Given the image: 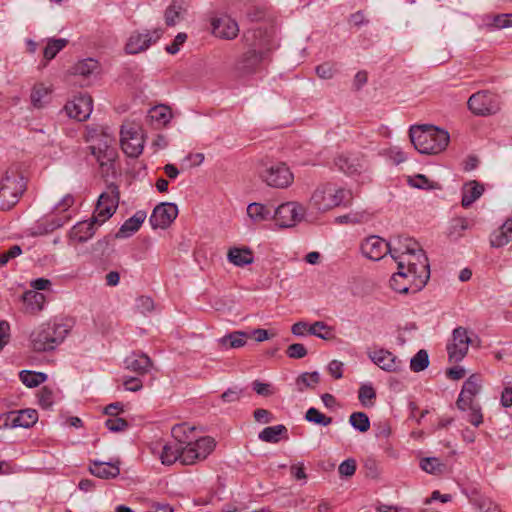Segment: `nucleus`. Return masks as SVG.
<instances>
[{
	"mask_svg": "<svg viewBox=\"0 0 512 512\" xmlns=\"http://www.w3.org/2000/svg\"><path fill=\"white\" fill-rule=\"evenodd\" d=\"M409 136L414 148L421 154H439L444 151L450 140L449 133L433 125L412 126Z\"/></svg>",
	"mask_w": 512,
	"mask_h": 512,
	"instance_id": "f257e3e1",
	"label": "nucleus"
},
{
	"mask_svg": "<svg viewBox=\"0 0 512 512\" xmlns=\"http://www.w3.org/2000/svg\"><path fill=\"white\" fill-rule=\"evenodd\" d=\"M392 258L397 262V269L408 273V277H411L414 282V290H421L425 287L430 278V266L423 249L405 256L392 254Z\"/></svg>",
	"mask_w": 512,
	"mask_h": 512,
	"instance_id": "f03ea898",
	"label": "nucleus"
},
{
	"mask_svg": "<svg viewBox=\"0 0 512 512\" xmlns=\"http://www.w3.org/2000/svg\"><path fill=\"white\" fill-rule=\"evenodd\" d=\"M352 194L349 190L327 182L320 184L310 198V205L320 212H326L340 205L346 206L351 202Z\"/></svg>",
	"mask_w": 512,
	"mask_h": 512,
	"instance_id": "7ed1b4c3",
	"label": "nucleus"
},
{
	"mask_svg": "<svg viewBox=\"0 0 512 512\" xmlns=\"http://www.w3.org/2000/svg\"><path fill=\"white\" fill-rule=\"evenodd\" d=\"M26 190V181L17 170H8L0 181V211L14 207Z\"/></svg>",
	"mask_w": 512,
	"mask_h": 512,
	"instance_id": "20e7f679",
	"label": "nucleus"
},
{
	"mask_svg": "<svg viewBox=\"0 0 512 512\" xmlns=\"http://www.w3.org/2000/svg\"><path fill=\"white\" fill-rule=\"evenodd\" d=\"M264 34L265 31L261 28L250 29L243 34V40L253 49L245 52L237 60L235 69L239 74L244 75L256 71V68L262 61L263 53L255 48L263 45L261 41H258V38H261Z\"/></svg>",
	"mask_w": 512,
	"mask_h": 512,
	"instance_id": "39448f33",
	"label": "nucleus"
},
{
	"mask_svg": "<svg viewBox=\"0 0 512 512\" xmlns=\"http://www.w3.org/2000/svg\"><path fill=\"white\" fill-rule=\"evenodd\" d=\"M66 332L61 325L42 324L30 335L32 349L36 352L53 350L64 340Z\"/></svg>",
	"mask_w": 512,
	"mask_h": 512,
	"instance_id": "423d86ee",
	"label": "nucleus"
},
{
	"mask_svg": "<svg viewBox=\"0 0 512 512\" xmlns=\"http://www.w3.org/2000/svg\"><path fill=\"white\" fill-rule=\"evenodd\" d=\"M120 199L119 187L110 183L107 190L100 194L96 208L93 214L94 221H98V225L103 224L116 212Z\"/></svg>",
	"mask_w": 512,
	"mask_h": 512,
	"instance_id": "0eeeda50",
	"label": "nucleus"
},
{
	"mask_svg": "<svg viewBox=\"0 0 512 512\" xmlns=\"http://www.w3.org/2000/svg\"><path fill=\"white\" fill-rule=\"evenodd\" d=\"M259 176L268 186L278 189L289 187L294 181V175L284 162L274 163L265 167Z\"/></svg>",
	"mask_w": 512,
	"mask_h": 512,
	"instance_id": "6e6552de",
	"label": "nucleus"
},
{
	"mask_svg": "<svg viewBox=\"0 0 512 512\" xmlns=\"http://www.w3.org/2000/svg\"><path fill=\"white\" fill-rule=\"evenodd\" d=\"M305 215V208L298 202H286L279 205L274 212V220L280 228H289L300 222Z\"/></svg>",
	"mask_w": 512,
	"mask_h": 512,
	"instance_id": "1a4fd4ad",
	"label": "nucleus"
},
{
	"mask_svg": "<svg viewBox=\"0 0 512 512\" xmlns=\"http://www.w3.org/2000/svg\"><path fill=\"white\" fill-rule=\"evenodd\" d=\"M467 105L473 114L479 116L491 115L499 110L495 96L488 91L473 94L468 99Z\"/></svg>",
	"mask_w": 512,
	"mask_h": 512,
	"instance_id": "9d476101",
	"label": "nucleus"
},
{
	"mask_svg": "<svg viewBox=\"0 0 512 512\" xmlns=\"http://www.w3.org/2000/svg\"><path fill=\"white\" fill-rule=\"evenodd\" d=\"M471 338L468 336L467 329L457 327L452 334V343L447 345V352L450 362H460L467 354Z\"/></svg>",
	"mask_w": 512,
	"mask_h": 512,
	"instance_id": "9b49d317",
	"label": "nucleus"
},
{
	"mask_svg": "<svg viewBox=\"0 0 512 512\" xmlns=\"http://www.w3.org/2000/svg\"><path fill=\"white\" fill-rule=\"evenodd\" d=\"M93 108L92 97L87 93H80L73 100L68 101L64 107L69 117L78 121H85L89 118Z\"/></svg>",
	"mask_w": 512,
	"mask_h": 512,
	"instance_id": "f8f14e48",
	"label": "nucleus"
},
{
	"mask_svg": "<svg viewBox=\"0 0 512 512\" xmlns=\"http://www.w3.org/2000/svg\"><path fill=\"white\" fill-rule=\"evenodd\" d=\"M177 215H178L177 205L174 203H170V202H164V203L158 204L154 208V210L149 218V222L154 229H157V228L166 229L176 219Z\"/></svg>",
	"mask_w": 512,
	"mask_h": 512,
	"instance_id": "ddd939ff",
	"label": "nucleus"
},
{
	"mask_svg": "<svg viewBox=\"0 0 512 512\" xmlns=\"http://www.w3.org/2000/svg\"><path fill=\"white\" fill-rule=\"evenodd\" d=\"M4 428H29L38 420V413L33 409L11 411L3 416Z\"/></svg>",
	"mask_w": 512,
	"mask_h": 512,
	"instance_id": "4468645a",
	"label": "nucleus"
},
{
	"mask_svg": "<svg viewBox=\"0 0 512 512\" xmlns=\"http://www.w3.org/2000/svg\"><path fill=\"white\" fill-rule=\"evenodd\" d=\"M360 248L366 258L374 261L382 259L387 253L390 254V243L376 235L367 237Z\"/></svg>",
	"mask_w": 512,
	"mask_h": 512,
	"instance_id": "2eb2a0df",
	"label": "nucleus"
},
{
	"mask_svg": "<svg viewBox=\"0 0 512 512\" xmlns=\"http://www.w3.org/2000/svg\"><path fill=\"white\" fill-rule=\"evenodd\" d=\"M161 37V30H154L152 33L146 31L145 33L134 32L128 39L125 45V51L128 54H137L150 47Z\"/></svg>",
	"mask_w": 512,
	"mask_h": 512,
	"instance_id": "dca6fc26",
	"label": "nucleus"
},
{
	"mask_svg": "<svg viewBox=\"0 0 512 512\" xmlns=\"http://www.w3.org/2000/svg\"><path fill=\"white\" fill-rule=\"evenodd\" d=\"M481 390V378L478 374H472L462 386V390L456 401V406L462 411L467 410V404L474 403V398Z\"/></svg>",
	"mask_w": 512,
	"mask_h": 512,
	"instance_id": "f3484780",
	"label": "nucleus"
},
{
	"mask_svg": "<svg viewBox=\"0 0 512 512\" xmlns=\"http://www.w3.org/2000/svg\"><path fill=\"white\" fill-rule=\"evenodd\" d=\"M212 33L219 38L232 40L238 36V23L227 15L213 18L211 21Z\"/></svg>",
	"mask_w": 512,
	"mask_h": 512,
	"instance_id": "a211bd4d",
	"label": "nucleus"
},
{
	"mask_svg": "<svg viewBox=\"0 0 512 512\" xmlns=\"http://www.w3.org/2000/svg\"><path fill=\"white\" fill-rule=\"evenodd\" d=\"M120 134L123 152L129 157H138L143 150L142 139L139 137L138 132L133 128L126 129L122 127Z\"/></svg>",
	"mask_w": 512,
	"mask_h": 512,
	"instance_id": "6ab92c4d",
	"label": "nucleus"
},
{
	"mask_svg": "<svg viewBox=\"0 0 512 512\" xmlns=\"http://www.w3.org/2000/svg\"><path fill=\"white\" fill-rule=\"evenodd\" d=\"M88 149L95 157L96 162L99 164L102 175H108L113 169V165L117 157L116 150L113 147L105 146L102 148L96 147V145H90Z\"/></svg>",
	"mask_w": 512,
	"mask_h": 512,
	"instance_id": "aec40b11",
	"label": "nucleus"
},
{
	"mask_svg": "<svg viewBox=\"0 0 512 512\" xmlns=\"http://www.w3.org/2000/svg\"><path fill=\"white\" fill-rule=\"evenodd\" d=\"M369 357L377 366L388 372H397L402 364L392 352L385 349L374 351Z\"/></svg>",
	"mask_w": 512,
	"mask_h": 512,
	"instance_id": "412c9836",
	"label": "nucleus"
},
{
	"mask_svg": "<svg viewBox=\"0 0 512 512\" xmlns=\"http://www.w3.org/2000/svg\"><path fill=\"white\" fill-rule=\"evenodd\" d=\"M125 368L137 373L138 375L147 374L153 362L150 357L142 352H133L131 355L124 359Z\"/></svg>",
	"mask_w": 512,
	"mask_h": 512,
	"instance_id": "4be33fe9",
	"label": "nucleus"
},
{
	"mask_svg": "<svg viewBox=\"0 0 512 512\" xmlns=\"http://www.w3.org/2000/svg\"><path fill=\"white\" fill-rule=\"evenodd\" d=\"M390 243V255L405 256L408 253L422 249L419 243L413 238L406 236H397Z\"/></svg>",
	"mask_w": 512,
	"mask_h": 512,
	"instance_id": "5701e85b",
	"label": "nucleus"
},
{
	"mask_svg": "<svg viewBox=\"0 0 512 512\" xmlns=\"http://www.w3.org/2000/svg\"><path fill=\"white\" fill-rule=\"evenodd\" d=\"M98 224V221H94V217L89 221H81L73 226L70 237L71 239L77 241L78 243H84L95 234V225Z\"/></svg>",
	"mask_w": 512,
	"mask_h": 512,
	"instance_id": "b1692460",
	"label": "nucleus"
},
{
	"mask_svg": "<svg viewBox=\"0 0 512 512\" xmlns=\"http://www.w3.org/2000/svg\"><path fill=\"white\" fill-rule=\"evenodd\" d=\"M146 219L144 211H137L132 217L127 219L115 234V238H128L139 230Z\"/></svg>",
	"mask_w": 512,
	"mask_h": 512,
	"instance_id": "393cba45",
	"label": "nucleus"
},
{
	"mask_svg": "<svg viewBox=\"0 0 512 512\" xmlns=\"http://www.w3.org/2000/svg\"><path fill=\"white\" fill-rule=\"evenodd\" d=\"M89 471L101 479L116 478L120 474L118 465L100 461H92L89 465Z\"/></svg>",
	"mask_w": 512,
	"mask_h": 512,
	"instance_id": "a878e982",
	"label": "nucleus"
},
{
	"mask_svg": "<svg viewBox=\"0 0 512 512\" xmlns=\"http://www.w3.org/2000/svg\"><path fill=\"white\" fill-rule=\"evenodd\" d=\"M484 192V186L476 180L463 186L461 204L464 208L471 206Z\"/></svg>",
	"mask_w": 512,
	"mask_h": 512,
	"instance_id": "bb28decb",
	"label": "nucleus"
},
{
	"mask_svg": "<svg viewBox=\"0 0 512 512\" xmlns=\"http://www.w3.org/2000/svg\"><path fill=\"white\" fill-rule=\"evenodd\" d=\"M390 285L393 290L399 293H417L420 290H414V282L411 277H408V273L399 270L393 274L390 280Z\"/></svg>",
	"mask_w": 512,
	"mask_h": 512,
	"instance_id": "cd10ccee",
	"label": "nucleus"
},
{
	"mask_svg": "<svg viewBox=\"0 0 512 512\" xmlns=\"http://www.w3.org/2000/svg\"><path fill=\"white\" fill-rule=\"evenodd\" d=\"M335 165L339 170L348 175L358 174L363 169L360 159L349 155H339L335 159Z\"/></svg>",
	"mask_w": 512,
	"mask_h": 512,
	"instance_id": "c85d7f7f",
	"label": "nucleus"
},
{
	"mask_svg": "<svg viewBox=\"0 0 512 512\" xmlns=\"http://www.w3.org/2000/svg\"><path fill=\"white\" fill-rule=\"evenodd\" d=\"M258 437L263 442L278 443L282 438L288 439V430L283 424L269 426L264 428Z\"/></svg>",
	"mask_w": 512,
	"mask_h": 512,
	"instance_id": "c756f323",
	"label": "nucleus"
},
{
	"mask_svg": "<svg viewBox=\"0 0 512 512\" xmlns=\"http://www.w3.org/2000/svg\"><path fill=\"white\" fill-rule=\"evenodd\" d=\"M249 334L244 331H233L218 340L219 346L225 350L243 347Z\"/></svg>",
	"mask_w": 512,
	"mask_h": 512,
	"instance_id": "7c9ffc66",
	"label": "nucleus"
},
{
	"mask_svg": "<svg viewBox=\"0 0 512 512\" xmlns=\"http://www.w3.org/2000/svg\"><path fill=\"white\" fill-rule=\"evenodd\" d=\"M227 256L231 263L240 267L251 264L254 261L253 252L248 247L231 248L229 249Z\"/></svg>",
	"mask_w": 512,
	"mask_h": 512,
	"instance_id": "2f4dec72",
	"label": "nucleus"
},
{
	"mask_svg": "<svg viewBox=\"0 0 512 512\" xmlns=\"http://www.w3.org/2000/svg\"><path fill=\"white\" fill-rule=\"evenodd\" d=\"M23 302L26 312L35 314L43 309L45 296L34 290L26 291L23 294Z\"/></svg>",
	"mask_w": 512,
	"mask_h": 512,
	"instance_id": "473e14b6",
	"label": "nucleus"
},
{
	"mask_svg": "<svg viewBox=\"0 0 512 512\" xmlns=\"http://www.w3.org/2000/svg\"><path fill=\"white\" fill-rule=\"evenodd\" d=\"M160 459L164 465H172L177 460L181 462V444L167 443L163 446Z\"/></svg>",
	"mask_w": 512,
	"mask_h": 512,
	"instance_id": "72a5a7b5",
	"label": "nucleus"
},
{
	"mask_svg": "<svg viewBox=\"0 0 512 512\" xmlns=\"http://www.w3.org/2000/svg\"><path fill=\"white\" fill-rule=\"evenodd\" d=\"M185 12L183 7V1L173 0L165 11V23L167 26H174L182 18V14Z\"/></svg>",
	"mask_w": 512,
	"mask_h": 512,
	"instance_id": "f704fd0d",
	"label": "nucleus"
},
{
	"mask_svg": "<svg viewBox=\"0 0 512 512\" xmlns=\"http://www.w3.org/2000/svg\"><path fill=\"white\" fill-rule=\"evenodd\" d=\"M148 117L158 126H165L172 117L171 109L166 105H157L149 110Z\"/></svg>",
	"mask_w": 512,
	"mask_h": 512,
	"instance_id": "c9c22d12",
	"label": "nucleus"
},
{
	"mask_svg": "<svg viewBox=\"0 0 512 512\" xmlns=\"http://www.w3.org/2000/svg\"><path fill=\"white\" fill-rule=\"evenodd\" d=\"M195 427H190L186 423L176 424L172 427L171 434L177 444L186 445L189 442H193V438L189 436Z\"/></svg>",
	"mask_w": 512,
	"mask_h": 512,
	"instance_id": "e433bc0d",
	"label": "nucleus"
},
{
	"mask_svg": "<svg viewBox=\"0 0 512 512\" xmlns=\"http://www.w3.org/2000/svg\"><path fill=\"white\" fill-rule=\"evenodd\" d=\"M470 502L475 505L480 512H501L499 507L489 499L482 497L476 490L469 495Z\"/></svg>",
	"mask_w": 512,
	"mask_h": 512,
	"instance_id": "4c0bfd02",
	"label": "nucleus"
},
{
	"mask_svg": "<svg viewBox=\"0 0 512 512\" xmlns=\"http://www.w3.org/2000/svg\"><path fill=\"white\" fill-rule=\"evenodd\" d=\"M247 214L254 222H262L270 218V209L261 203H251L247 207Z\"/></svg>",
	"mask_w": 512,
	"mask_h": 512,
	"instance_id": "58836bf2",
	"label": "nucleus"
},
{
	"mask_svg": "<svg viewBox=\"0 0 512 512\" xmlns=\"http://www.w3.org/2000/svg\"><path fill=\"white\" fill-rule=\"evenodd\" d=\"M99 68L98 61L92 58H87L76 63L72 68L74 75L89 76L97 71Z\"/></svg>",
	"mask_w": 512,
	"mask_h": 512,
	"instance_id": "ea45409f",
	"label": "nucleus"
},
{
	"mask_svg": "<svg viewBox=\"0 0 512 512\" xmlns=\"http://www.w3.org/2000/svg\"><path fill=\"white\" fill-rule=\"evenodd\" d=\"M420 468L429 474L439 475L444 472L446 465L436 457H425L420 460Z\"/></svg>",
	"mask_w": 512,
	"mask_h": 512,
	"instance_id": "a19ab883",
	"label": "nucleus"
},
{
	"mask_svg": "<svg viewBox=\"0 0 512 512\" xmlns=\"http://www.w3.org/2000/svg\"><path fill=\"white\" fill-rule=\"evenodd\" d=\"M320 382V374L317 371L304 372L296 378V385L300 392L306 388H314Z\"/></svg>",
	"mask_w": 512,
	"mask_h": 512,
	"instance_id": "79ce46f5",
	"label": "nucleus"
},
{
	"mask_svg": "<svg viewBox=\"0 0 512 512\" xmlns=\"http://www.w3.org/2000/svg\"><path fill=\"white\" fill-rule=\"evenodd\" d=\"M200 460L199 452L194 442L181 445V464L193 465Z\"/></svg>",
	"mask_w": 512,
	"mask_h": 512,
	"instance_id": "37998d69",
	"label": "nucleus"
},
{
	"mask_svg": "<svg viewBox=\"0 0 512 512\" xmlns=\"http://www.w3.org/2000/svg\"><path fill=\"white\" fill-rule=\"evenodd\" d=\"M67 39H49L46 47L44 48L43 56L47 61L52 60L56 55L67 46Z\"/></svg>",
	"mask_w": 512,
	"mask_h": 512,
	"instance_id": "c03bdc74",
	"label": "nucleus"
},
{
	"mask_svg": "<svg viewBox=\"0 0 512 512\" xmlns=\"http://www.w3.org/2000/svg\"><path fill=\"white\" fill-rule=\"evenodd\" d=\"M308 333L323 340H331L335 337L333 329L322 321H317L309 326Z\"/></svg>",
	"mask_w": 512,
	"mask_h": 512,
	"instance_id": "a18cd8bd",
	"label": "nucleus"
},
{
	"mask_svg": "<svg viewBox=\"0 0 512 512\" xmlns=\"http://www.w3.org/2000/svg\"><path fill=\"white\" fill-rule=\"evenodd\" d=\"M200 456V460H204L215 449L216 442L210 436L201 437L193 441Z\"/></svg>",
	"mask_w": 512,
	"mask_h": 512,
	"instance_id": "49530a36",
	"label": "nucleus"
},
{
	"mask_svg": "<svg viewBox=\"0 0 512 512\" xmlns=\"http://www.w3.org/2000/svg\"><path fill=\"white\" fill-rule=\"evenodd\" d=\"M20 379L27 387H36L41 383L45 382L47 379V375L41 372H32V371H21Z\"/></svg>",
	"mask_w": 512,
	"mask_h": 512,
	"instance_id": "de8ad7c7",
	"label": "nucleus"
},
{
	"mask_svg": "<svg viewBox=\"0 0 512 512\" xmlns=\"http://www.w3.org/2000/svg\"><path fill=\"white\" fill-rule=\"evenodd\" d=\"M49 90L43 84L34 85L31 92V102L34 107L41 108L47 101Z\"/></svg>",
	"mask_w": 512,
	"mask_h": 512,
	"instance_id": "09e8293b",
	"label": "nucleus"
},
{
	"mask_svg": "<svg viewBox=\"0 0 512 512\" xmlns=\"http://www.w3.org/2000/svg\"><path fill=\"white\" fill-rule=\"evenodd\" d=\"M350 424L359 432L365 433L370 429V420L364 412H354L349 418Z\"/></svg>",
	"mask_w": 512,
	"mask_h": 512,
	"instance_id": "8fccbe9b",
	"label": "nucleus"
},
{
	"mask_svg": "<svg viewBox=\"0 0 512 512\" xmlns=\"http://www.w3.org/2000/svg\"><path fill=\"white\" fill-rule=\"evenodd\" d=\"M429 365V356L426 350H419L410 361V369L413 372L425 370Z\"/></svg>",
	"mask_w": 512,
	"mask_h": 512,
	"instance_id": "3c124183",
	"label": "nucleus"
},
{
	"mask_svg": "<svg viewBox=\"0 0 512 512\" xmlns=\"http://www.w3.org/2000/svg\"><path fill=\"white\" fill-rule=\"evenodd\" d=\"M408 183L415 188L418 189H438L440 188L439 184L431 181L423 174H417L408 178Z\"/></svg>",
	"mask_w": 512,
	"mask_h": 512,
	"instance_id": "603ef678",
	"label": "nucleus"
},
{
	"mask_svg": "<svg viewBox=\"0 0 512 512\" xmlns=\"http://www.w3.org/2000/svg\"><path fill=\"white\" fill-rule=\"evenodd\" d=\"M358 398L363 406L371 407L374 405V400L376 399V391L372 385H362L358 391Z\"/></svg>",
	"mask_w": 512,
	"mask_h": 512,
	"instance_id": "864d4df0",
	"label": "nucleus"
},
{
	"mask_svg": "<svg viewBox=\"0 0 512 512\" xmlns=\"http://www.w3.org/2000/svg\"><path fill=\"white\" fill-rule=\"evenodd\" d=\"M305 419L309 422H313L321 426H328L333 421L331 417L324 415L314 407H311L306 411Z\"/></svg>",
	"mask_w": 512,
	"mask_h": 512,
	"instance_id": "5fc2aeb1",
	"label": "nucleus"
},
{
	"mask_svg": "<svg viewBox=\"0 0 512 512\" xmlns=\"http://www.w3.org/2000/svg\"><path fill=\"white\" fill-rule=\"evenodd\" d=\"M467 409L470 410L468 414V421L475 427L483 423V413L481 406L478 403L467 404Z\"/></svg>",
	"mask_w": 512,
	"mask_h": 512,
	"instance_id": "6e6d98bb",
	"label": "nucleus"
},
{
	"mask_svg": "<svg viewBox=\"0 0 512 512\" xmlns=\"http://www.w3.org/2000/svg\"><path fill=\"white\" fill-rule=\"evenodd\" d=\"M110 245V236H105L92 246V253L99 258L106 256L110 252Z\"/></svg>",
	"mask_w": 512,
	"mask_h": 512,
	"instance_id": "4d7b16f0",
	"label": "nucleus"
},
{
	"mask_svg": "<svg viewBox=\"0 0 512 512\" xmlns=\"http://www.w3.org/2000/svg\"><path fill=\"white\" fill-rule=\"evenodd\" d=\"M306 347L301 343H294L287 347L286 354L292 359H301L307 355Z\"/></svg>",
	"mask_w": 512,
	"mask_h": 512,
	"instance_id": "13d9d810",
	"label": "nucleus"
},
{
	"mask_svg": "<svg viewBox=\"0 0 512 512\" xmlns=\"http://www.w3.org/2000/svg\"><path fill=\"white\" fill-rule=\"evenodd\" d=\"M243 394V389L232 387L223 392L220 396L221 400L226 403L238 402Z\"/></svg>",
	"mask_w": 512,
	"mask_h": 512,
	"instance_id": "bf43d9fd",
	"label": "nucleus"
},
{
	"mask_svg": "<svg viewBox=\"0 0 512 512\" xmlns=\"http://www.w3.org/2000/svg\"><path fill=\"white\" fill-rule=\"evenodd\" d=\"M356 467H357V464H356L355 459L349 458V459L343 461L339 465L338 472L343 477H351L355 474Z\"/></svg>",
	"mask_w": 512,
	"mask_h": 512,
	"instance_id": "052dcab7",
	"label": "nucleus"
},
{
	"mask_svg": "<svg viewBox=\"0 0 512 512\" xmlns=\"http://www.w3.org/2000/svg\"><path fill=\"white\" fill-rule=\"evenodd\" d=\"M105 426L112 432H121L128 428V422L124 418H109Z\"/></svg>",
	"mask_w": 512,
	"mask_h": 512,
	"instance_id": "680f3d73",
	"label": "nucleus"
},
{
	"mask_svg": "<svg viewBox=\"0 0 512 512\" xmlns=\"http://www.w3.org/2000/svg\"><path fill=\"white\" fill-rule=\"evenodd\" d=\"M22 249L19 245H13L7 251L0 253V265L3 266L8 263L10 259L19 256Z\"/></svg>",
	"mask_w": 512,
	"mask_h": 512,
	"instance_id": "e2e57ef3",
	"label": "nucleus"
},
{
	"mask_svg": "<svg viewBox=\"0 0 512 512\" xmlns=\"http://www.w3.org/2000/svg\"><path fill=\"white\" fill-rule=\"evenodd\" d=\"M253 390L261 396H270L274 393V389L271 384L269 383H263L259 380H255L253 383Z\"/></svg>",
	"mask_w": 512,
	"mask_h": 512,
	"instance_id": "0e129e2a",
	"label": "nucleus"
},
{
	"mask_svg": "<svg viewBox=\"0 0 512 512\" xmlns=\"http://www.w3.org/2000/svg\"><path fill=\"white\" fill-rule=\"evenodd\" d=\"M510 241V236L506 235V232H503L499 229L498 232L494 233L490 239V244L492 247L499 248L506 245Z\"/></svg>",
	"mask_w": 512,
	"mask_h": 512,
	"instance_id": "69168bd1",
	"label": "nucleus"
},
{
	"mask_svg": "<svg viewBox=\"0 0 512 512\" xmlns=\"http://www.w3.org/2000/svg\"><path fill=\"white\" fill-rule=\"evenodd\" d=\"M265 16H266V11L260 7H251L246 12V18L250 22H260L265 18Z\"/></svg>",
	"mask_w": 512,
	"mask_h": 512,
	"instance_id": "338daca9",
	"label": "nucleus"
},
{
	"mask_svg": "<svg viewBox=\"0 0 512 512\" xmlns=\"http://www.w3.org/2000/svg\"><path fill=\"white\" fill-rule=\"evenodd\" d=\"M39 404L43 407V408H49L52 406L53 404V394H52V391L47 388V387H43L40 391V394H39Z\"/></svg>",
	"mask_w": 512,
	"mask_h": 512,
	"instance_id": "774afa93",
	"label": "nucleus"
}]
</instances>
